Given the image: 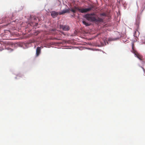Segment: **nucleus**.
<instances>
[{
    "label": "nucleus",
    "instance_id": "nucleus-1",
    "mask_svg": "<svg viewBox=\"0 0 145 145\" xmlns=\"http://www.w3.org/2000/svg\"><path fill=\"white\" fill-rule=\"evenodd\" d=\"M84 17L88 20L91 22H103V19L98 17L94 13L88 14L85 15Z\"/></svg>",
    "mask_w": 145,
    "mask_h": 145
},
{
    "label": "nucleus",
    "instance_id": "nucleus-2",
    "mask_svg": "<svg viewBox=\"0 0 145 145\" xmlns=\"http://www.w3.org/2000/svg\"><path fill=\"white\" fill-rule=\"evenodd\" d=\"M74 7L76 12L79 11L80 12L82 13L88 12L91 10L94 11L97 9L96 7L93 5H90V6L89 7L85 8H80L79 7L76 6Z\"/></svg>",
    "mask_w": 145,
    "mask_h": 145
},
{
    "label": "nucleus",
    "instance_id": "nucleus-3",
    "mask_svg": "<svg viewBox=\"0 0 145 145\" xmlns=\"http://www.w3.org/2000/svg\"><path fill=\"white\" fill-rule=\"evenodd\" d=\"M134 44H132V49L133 50V52L135 54L136 57H137L140 60H142L143 59V56L142 55L138 54L137 52L134 50Z\"/></svg>",
    "mask_w": 145,
    "mask_h": 145
},
{
    "label": "nucleus",
    "instance_id": "nucleus-4",
    "mask_svg": "<svg viewBox=\"0 0 145 145\" xmlns=\"http://www.w3.org/2000/svg\"><path fill=\"white\" fill-rule=\"evenodd\" d=\"M137 20L136 21V22L135 24L136 27V31H135V33L134 34V35L135 37H137V36L135 34L137 32L138 34H139V33L138 31L137 30L138 28L139 25L140 23V21H139V16L138 15L137 16Z\"/></svg>",
    "mask_w": 145,
    "mask_h": 145
},
{
    "label": "nucleus",
    "instance_id": "nucleus-5",
    "mask_svg": "<svg viewBox=\"0 0 145 145\" xmlns=\"http://www.w3.org/2000/svg\"><path fill=\"white\" fill-rule=\"evenodd\" d=\"M60 28L65 31H69L70 28L67 25H60Z\"/></svg>",
    "mask_w": 145,
    "mask_h": 145
},
{
    "label": "nucleus",
    "instance_id": "nucleus-6",
    "mask_svg": "<svg viewBox=\"0 0 145 145\" xmlns=\"http://www.w3.org/2000/svg\"><path fill=\"white\" fill-rule=\"evenodd\" d=\"M58 13L55 11H52L51 12V15L54 18L56 17L58 15Z\"/></svg>",
    "mask_w": 145,
    "mask_h": 145
},
{
    "label": "nucleus",
    "instance_id": "nucleus-7",
    "mask_svg": "<svg viewBox=\"0 0 145 145\" xmlns=\"http://www.w3.org/2000/svg\"><path fill=\"white\" fill-rule=\"evenodd\" d=\"M41 48L40 47H38L36 49V56H38L40 53Z\"/></svg>",
    "mask_w": 145,
    "mask_h": 145
},
{
    "label": "nucleus",
    "instance_id": "nucleus-8",
    "mask_svg": "<svg viewBox=\"0 0 145 145\" xmlns=\"http://www.w3.org/2000/svg\"><path fill=\"white\" fill-rule=\"evenodd\" d=\"M69 10L68 9L63 10L61 12L59 13V15L63 14L66 13H69Z\"/></svg>",
    "mask_w": 145,
    "mask_h": 145
},
{
    "label": "nucleus",
    "instance_id": "nucleus-9",
    "mask_svg": "<svg viewBox=\"0 0 145 145\" xmlns=\"http://www.w3.org/2000/svg\"><path fill=\"white\" fill-rule=\"evenodd\" d=\"M82 22L83 24L86 26H88L90 25V24H89L85 21H83Z\"/></svg>",
    "mask_w": 145,
    "mask_h": 145
},
{
    "label": "nucleus",
    "instance_id": "nucleus-10",
    "mask_svg": "<svg viewBox=\"0 0 145 145\" xmlns=\"http://www.w3.org/2000/svg\"><path fill=\"white\" fill-rule=\"evenodd\" d=\"M70 10H71L72 12H73V13H75L76 12L74 7L73 8H71V9H70Z\"/></svg>",
    "mask_w": 145,
    "mask_h": 145
},
{
    "label": "nucleus",
    "instance_id": "nucleus-11",
    "mask_svg": "<svg viewBox=\"0 0 145 145\" xmlns=\"http://www.w3.org/2000/svg\"><path fill=\"white\" fill-rule=\"evenodd\" d=\"M101 16H105L106 14L105 13H102L100 14Z\"/></svg>",
    "mask_w": 145,
    "mask_h": 145
},
{
    "label": "nucleus",
    "instance_id": "nucleus-12",
    "mask_svg": "<svg viewBox=\"0 0 145 145\" xmlns=\"http://www.w3.org/2000/svg\"><path fill=\"white\" fill-rule=\"evenodd\" d=\"M56 29H51V30L52 31H56Z\"/></svg>",
    "mask_w": 145,
    "mask_h": 145
},
{
    "label": "nucleus",
    "instance_id": "nucleus-13",
    "mask_svg": "<svg viewBox=\"0 0 145 145\" xmlns=\"http://www.w3.org/2000/svg\"><path fill=\"white\" fill-rule=\"evenodd\" d=\"M75 16V14H74L73 15H72L71 16L72 17H74Z\"/></svg>",
    "mask_w": 145,
    "mask_h": 145
},
{
    "label": "nucleus",
    "instance_id": "nucleus-14",
    "mask_svg": "<svg viewBox=\"0 0 145 145\" xmlns=\"http://www.w3.org/2000/svg\"><path fill=\"white\" fill-rule=\"evenodd\" d=\"M36 19H37V18H34V20H36Z\"/></svg>",
    "mask_w": 145,
    "mask_h": 145
},
{
    "label": "nucleus",
    "instance_id": "nucleus-15",
    "mask_svg": "<svg viewBox=\"0 0 145 145\" xmlns=\"http://www.w3.org/2000/svg\"><path fill=\"white\" fill-rule=\"evenodd\" d=\"M142 68L143 69V70H144V71H145V69H143L142 67Z\"/></svg>",
    "mask_w": 145,
    "mask_h": 145
}]
</instances>
